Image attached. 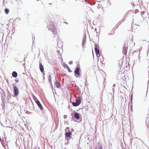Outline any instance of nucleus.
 <instances>
[{"label":"nucleus","instance_id":"9d476101","mask_svg":"<svg viewBox=\"0 0 149 149\" xmlns=\"http://www.w3.org/2000/svg\"><path fill=\"white\" fill-rule=\"evenodd\" d=\"M140 53H139V55H138V59H136L135 61H134V64L135 63H139L140 62V56H139V55H140Z\"/></svg>","mask_w":149,"mask_h":149},{"label":"nucleus","instance_id":"4468645a","mask_svg":"<svg viewBox=\"0 0 149 149\" xmlns=\"http://www.w3.org/2000/svg\"><path fill=\"white\" fill-rule=\"evenodd\" d=\"M134 23V22L132 21V31H133L134 30H135V25H133V24Z\"/></svg>","mask_w":149,"mask_h":149},{"label":"nucleus","instance_id":"ddd939ff","mask_svg":"<svg viewBox=\"0 0 149 149\" xmlns=\"http://www.w3.org/2000/svg\"><path fill=\"white\" fill-rule=\"evenodd\" d=\"M12 75L13 77L15 78L17 77V74L16 72L14 71L12 72Z\"/></svg>","mask_w":149,"mask_h":149},{"label":"nucleus","instance_id":"f03ea898","mask_svg":"<svg viewBox=\"0 0 149 149\" xmlns=\"http://www.w3.org/2000/svg\"><path fill=\"white\" fill-rule=\"evenodd\" d=\"M81 98L80 97H78L76 100L75 102L72 103V105L74 107H77L79 106L81 103Z\"/></svg>","mask_w":149,"mask_h":149},{"label":"nucleus","instance_id":"2eb2a0df","mask_svg":"<svg viewBox=\"0 0 149 149\" xmlns=\"http://www.w3.org/2000/svg\"><path fill=\"white\" fill-rule=\"evenodd\" d=\"M55 84L57 88H58L59 87V83L57 81H55Z\"/></svg>","mask_w":149,"mask_h":149},{"label":"nucleus","instance_id":"f704fd0d","mask_svg":"<svg viewBox=\"0 0 149 149\" xmlns=\"http://www.w3.org/2000/svg\"><path fill=\"white\" fill-rule=\"evenodd\" d=\"M141 13V15H142V14H141V13Z\"/></svg>","mask_w":149,"mask_h":149},{"label":"nucleus","instance_id":"f3484780","mask_svg":"<svg viewBox=\"0 0 149 149\" xmlns=\"http://www.w3.org/2000/svg\"><path fill=\"white\" fill-rule=\"evenodd\" d=\"M63 66L64 68H67L68 67V66L64 63L63 64Z\"/></svg>","mask_w":149,"mask_h":149},{"label":"nucleus","instance_id":"c85d7f7f","mask_svg":"<svg viewBox=\"0 0 149 149\" xmlns=\"http://www.w3.org/2000/svg\"><path fill=\"white\" fill-rule=\"evenodd\" d=\"M130 103L131 104V105H132V100H130Z\"/></svg>","mask_w":149,"mask_h":149},{"label":"nucleus","instance_id":"473e14b6","mask_svg":"<svg viewBox=\"0 0 149 149\" xmlns=\"http://www.w3.org/2000/svg\"><path fill=\"white\" fill-rule=\"evenodd\" d=\"M85 1H86V2H87V0H85Z\"/></svg>","mask_w":149,"mask_h":149},{"label":"nucleus","instance_id":"7c9ffc66","mask_svg":"<svg viewBox=\"0 0 149 149\" xmlns=\"http://www.w3.org/2000/svg\"><path fill=\"white\" fill-rule=\"evenodd\" d=\"M115 85H116V84H113V87H115Z\"/></svg>","mask_w":149,"mask_h":149},{"label":"nucleus","instance_id":"cd10ccee","mask_svg":"<svg viewBox=\"0 0 149 149\" xmlns=\"http://www.w3.org/2000/svg\"><path fill=\"white\" fill-rule=\"evenodd\" d=\"M103 148H102V146H100L99 147V148L98 149H102Z\"/></svg>","mask_w":149,"mask_h":149},{"label":"nucleus","instance_id":"423d86ee","mask_svg":"<svg viewBox=\"0 0 149 149\" xmlns=\"http://www.w3.org/2000/svg\"><path fill=\"white\" fill-rule=\"evenodd\" d=\"M36 103L41 110L43 109L42 106L39 100H37Z\"/></svg>","mask_w":149,"mask_h":149},{"label":"nucleus","instance_id":"1a4fd4ad","mask_svg":"<svg viewBox=\"0 0 149 149\" xmlns=\"http://www.w3.org/2000/svg\"><path fill=\"white\" fill-rule=\"evenodd\" d=\"M39 68L41 72H42L44 71V68L42 64L41 63H40L39 64Z\"/></svg>","mask_w":149,"mask_h":149},{"label":"nucleus","instance_id":"2f4dec72","mask_svg":"<svg viewBox=\"0 0 149 149\" xmlns=\"http://www.w3.org/2000/svg\"><path fill=\"white\" fill-rule=\"evenodd\" d=\"M17 19H18L19 20H20V19L19 18H17Z\"/></svg>","mask_w":149,"mask_h":149},{"label":"nucleus","instance_id":"20e7f679","mask_svg":"<svg viewBox=\"0 0 149 149\" xmlns=\"http://www.w3.org/2000/svg\"><path fill=\"white\" fill-rule=\"evenodd\" d=\"M128 45L127 44H125L124 46L123 47V53L125 55H126L127 54V47Z\"/></svg>","mask_w":149,"mask_h":149},{"label":"nucleus","instance_id":"dca6fc26","mask_svg":"<svg viewBox=\"0 0 149 149\" xmlns=\"http://www.w3.org/2000/svg\"><path fill=\"white\" fill-rule=\"evenodd\" d=\"M4 11L5 13L6 14H8L9 12V9L7 8H6V9H5Z\"/></svg>","mask_w":149,"mask_h":149},{"label":"nucleus","instance_id":"a211bd4d","mask_svg":"<svg viewBox=\"0 0 149 149\" xmlns=\"http://www.w3.org/2000/svg\"><path fill=\"white\" fill-rule=\"evenodd\" d=\"M48 79H49V81L50 82L51 81H52V80H51V76H50V75L49 76V77L48 78Z\"/></svg>","mask_w":149,"mask_h":149},{"label":"nucleus","instance_id":"39448f33","mask_svg":"<svg viewBox=\"0 0 149 149\" xmlns=\"http://www.w3.org/2000/svg\"><path fill=\"white\" fill-rule=\"evenodd\" d=\"M98 46V45L97 44L95 45V50L97 56L100 53V51L97 47Z\"/></svg>","mask_w":149,"mask_h":149},{"label":"nucleus","instance_id":"b1692460","mask_svg":"<svg viewBox=\"0 0 149 149\" xmlns=\"http://www.w3.org/2000/svg\"><path fill=\"white\" fill-rule=\"evenodd\" d=\"M132 97H133V94H132L131 96V100H132Z\"/></svg>","mask_w":149,"mask_h":149},{"label":"nucleus","instance_id":"0eeeda50","mask_svg":"<svg viewBox=\"0 0 149 149\" xmlns=\"http://www.w3.org/2000/svg\"><path fill=\"white\" fill-rule=\"evenodd\" d=\"M80 71V68L79 67L77 68L74 70V73L78 75H80L79 71Z\"/></svg>","mask_w":149,"mask_h":149},{"label":"nucleus","instance_id":"6e6552de","mask_svg":"<svg viewBox=\"0 0 149 149\" xmlns=\"http://www.w3.org/2000/svg\"><path fill=\"white\" fill-rule=\"evenodd\" d=\"M86 37L85 36V37L83 38L82 41V45L83 48L86 47L85 46H84V45H85L86 43Z\"/></svg>","mask_w":149,"mask_h":149},{"label":"nucleus","instance_id":"72a5a7b5","mask_svg":"<svg viewBox=\"0 0 149 149\" xmlns=\"http://www.w3.org/2000/svg\"><path fill=\"white\" fill-rule=\"evenodd\" d=\"M113 89H114V88H112V90H113Z\"/></svg>","mask_w":149,"mask_h":149},{"label":"nucleus","instance_id":"c9c22d12","mask_svg":"<svg viewBox=\"0 0 149 149\" xmlns=\"http://www.w3.org/2000/svg\"><path fill=\"white\" fill-rule=\"evenodd\" d=\"M37 1H38V0H37Z\"/></svg>","mask_w":149,"mask_h":149},{"label":"nucleus","instance_id":"5701e85b","mask_svg":"<svg viewBox=\"0 0 149 149\" xmlns=\"http://www.w3.org/2000/svg\"><path fill=\"white\" fill-rule=\"evenodd\" d=\"M68 69V71L70 72H71V71H70V68H69V67H68V68H67Z\"/></svg>","mask_w":149,"mask_h":149},{"label":"nucleus","instance_id":"6ab92c4d","mask_svg":"<svg viewBox=\"0 0 149 149\" xmlns=\"http://www.w3.org/2000/svg\"><path fill=\"white\" fill-rule=\"evenodd\" d=\"M33 98H34V100L36 102V101L37 100H38L37 98L35 97H33Z\"/></svg>","mask_w":149,"mask_h":149},{"label":"nucleus","instance_id":"f257e3e1","mask_svg":"<svg viewBox=\"0 0 149 149\" xmlns=\"http://www.w3.org/2000/svg\"><path fill=\"white\" fill-rule=\"evenodd\" d=\"M54 19H51L49 20V22L47 23V28L50 31H52L53 33H54V35H56V33L54 30V25L53 24Z\"/></svg>","mask_w":149,"mask_h":149},{"label":"nucleus","instance_id":"a878e982","mask_svg":"<svg viewBox=\"0 0 149 149\" xmlns=\"http://www.w3.org/2000/svg\"><path fill=\"white\" fill-rule=\"evenodd\" d=\"M120 72L121 73H120V72H119V74H118V75H119L120 76H121V75H122V73H121L122 72L121 71H120Z\"/></svg>","mask_w":149,"mask_h":149},{"label":"nucleus","instance_id":"393cba45","mask_svg":"<svg viewBox=\"0 0 149 149\" xmlns=\"http://www.w3.org/2000/svg\"><path fill=\"white\" fill-rule=\"evenodd\" d=\"M63 117L65 119L67 118V116L65 115Z\"/></svg>","mask_w":149,"mask_h":149},{"label":"nucleus","instance_id":"4be33fe9","mask_svg":"<svg viewBox=\"0 0 149 149\" xmlns=\"http://www.w3.org/2000/svg\"><path fill=\"white\" fill-rule=\"evenodd\" d=\"M69 64H70V65H71L72 64V61H70L69 62Z\"/></svg>","mask_w":149,"mask_h":149},{"label":"nucleus","instance_id":"c756f323","mask_svg":"<svg viewBox=\"0 0 149 149\" xmlns=\"http://www.w3.org/2000/svg\"><path fill=\"white\" fill-rule=\"evenodd\" d=\"M15 81L16 82H17L19 80H15Z\"/></svg>","mask_w":149,"mask_h":149},{"label":"nucleus","instance_id":"412c9836","mask_svg":"<svg viewBox=\"0 0 149 149\" xmlns=\"http://www.w3.org/2000/svg\"><path fill=\"white\" fill-rule=\"evenodd\" d=\"M130 108L132 111H133V109H132V105H131L130 106Z\"/></svg>","mask_w":149,"mask_h":149},{"label":"nucleus","instance_id":"9b49d317","mask_svg":"<svg viewBox=\"0 0 149 149\" xmlns=\"http://www.w3.org/2000/svg\"><path fill=\"white\" fill-rule=\"evenodd\" d=\"M74 116L77 119H79L80 118L79 113L77 112L74 113Z\"/></svg>","mask_w":149,"mask_h":149},{"label":"nucleus","instance_id":"f8f14e48","mask_svg":"<svg viewBox=\"0 0 149 149\" xmlns=\"http://www.w3.org/2000/svg\"><path fill=\"white\" fill-rule=\"evenodd\" d=\"M72 134V133L69 130V131L65 133V136L67 137H70V135Z\"/></svg>","mask_w":149,"mask_h":149},{"label":"nucleus","instance_id":"aec40b11","mask_svg":"<svg viewBox=\"0 0 149 149\" xmlns=\"http://www.w3.org/2000/svg\"><path fill=\"white\" fill-rule=\"evenodd\" d=\"M69 130V128L68 127H67L66 128V129L65 130V131H67L68 130Z\"/></svg>","mask_w":149,"mask_h":149},{"label":"nucleus","instance_id":"bb28decb","mask_svg":"<svg viewBox=\"0 0 149 149\" xmlns=\"http://www.w3.org/2000/svg\"><path fill=\"white\" fill-rule=\"evenodd\" d=\"M57 53L58 54H60V51L59 50H57Z\"/></svg>","mask_w":149,"mask_h":149},{"label":"nucleus","instance_id":"7ed1b4c3","mask_svg":"<svg viewBox=\"0 0 149 149\" xmlns=\"http://www.w3.org/2000/svg\"><path fill=\"white\" fill-rule=\"evenodd\" d=\"M13 93L15 96H17L19 93V91L18 88L16 86L13 87Z\"/></svg>","mask_w":149,"mask_h":149}]
</instances>
